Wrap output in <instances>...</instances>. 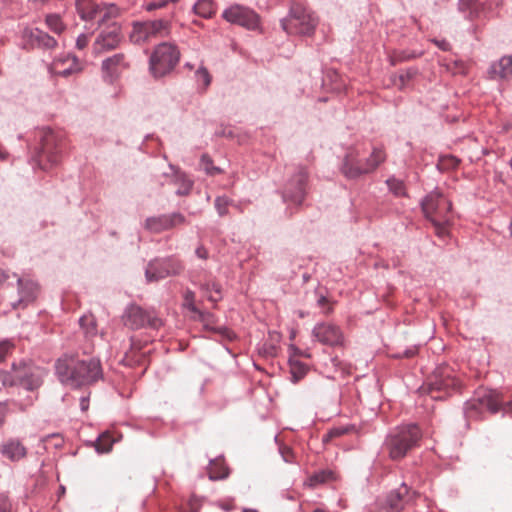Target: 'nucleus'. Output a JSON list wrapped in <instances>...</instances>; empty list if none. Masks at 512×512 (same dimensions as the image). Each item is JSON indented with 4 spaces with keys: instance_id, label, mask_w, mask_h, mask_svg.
<instances>
[{
    "instance_id": "nucleus-1",
    "label": "nucleus",
    "mask_w": 512,
    "mask_h": 512,
    "mask_svg": "<svg viewBox=\"0 0 512 512\" xmlns=\"http://www.w3.org/2000/svg\"><path fill=\"white\" fill-rule=\"evenodd\" d=\"M55 374L63 385L76 389L93 385L102 379L103 370L97 358L76 359L65 356L56 361Z\"/></svg>"
},
{
    "instance_id": "nucleus-2",
    "label": "nucleus",
    "mask_w": 512,
    "mask_h": 512,
    "mask_svg": "<svg viewBox=\"0 0 512 512\" xmlns=\"http://www.w3.org/2000/svg\"><path fill=\"white\" fill-rule=\"evenodd\" d=\"M421 439L420 428L416 424L397 426L389 431L383 449L392 460H400L418 445Z\"/></svg>"
},
{
    "instance_id": "nucleus-3",
    "label": "nucleus",
    "mask_w": 512,
    "mask_h": 512,
    "mask_svg": "<svg viewBox=\"0 0 512 512\" xmlns=\"http://www.w3.org/2000/svg\"><path fill=\"white\" fill-rule=\"evenodd\" d=\"M385 159V152L378 147L373 148L369 156L363 154L358 148H351L344 157L341 172L348 179H356L375 171Z\"/></svg>"
},
{
    "instance_id": "nucleus-4",
    "label": "nucleus",
    "mask_w": 512,
    "mask_h": 512,
    "mask_svg": "<svg viewBox=\"0 0 512 512\" xmlns=\"http://www.w3.org/2000/svg\"><path fill=\"white\" fill-rule=\"evenodd\" d=\"M458 387L459 381L455 377L453 369L449 365H440L420 387V392L430 395L434 400H442Z\"/></svg>"
},
{
    "instance_id": "nucleus-5",
    "label": "nucleus",
    "mask_w": 512,
    "mask_h": 512,
    "mask_svg": "<svg viewBox=\"0 0 512 512\" xmlns=\"http://www.w3.org/2000/svg\"><path fill=\"white\" fill-rule=\"evenodd\" d=\"M281 28L289 35L311 36L317 25L316 15L301 4H293L288 15L281 19Z\"/></svg>"
},
{
    "instance_id": "nucleus-6",
    "label": "nucleus",
    "mask_w": 512,
    "mask_h": 512,
    "mask_svg": "<svg viewBox=\"0 0 512 512\" xmlns=\"http://www.w3.org/2000/svg\"><path fill=\"white\" fill-rule=\"evenodd\" d=\"M37 137L40 140V147L35 154V161L42 169L56 165L60 160L62 138L48 127L38 130Z\"/></svg>"
},
{
    "instance_id": "nucleus-7",
    "label": "nucleus",
    "mask_w": 512,
    "mask_h": 512,
    "mask_svg": "<svg viewBox=\"0 0 512 512\" xmlns=\"http://www.w3.org/2000/svg\"><path fill=\"white\" fill-rule=\"evenodd\" d=\"M172 18L173 15L170 18L134 22L129 34L130 41L139 45L167 37L171 32Z\"/></svg>"
},
{
    "instance_id": "nucleus-8",
    "label": "nucleus",
    "mask_w": 512,
    "mask_h": 512,
    "mask_svg": "<svg viewBox=\"0 0 512 512\" xmlns=\"http://www.w3.org/2000/svg\"><path fill=\"white\" fill-rule=\"evenodd\" d=\"M180 52L173 43L162 42L152 52L149 64L154 77H163L170 73L179 62Z\"/></svg>"
},
{
    "instance_id": "nucleus-9",
    "label": "nucleus",
    "mask_w": 512,
    "mask_h": 512,
    "mask_svg": "<svg viewBox=\"0 0 512 512\" xmlns=\"http://www.w3.org/2000/svg\"><path fill=\"white\" fill-rule=\"evenodd\" d=\"M416 495L414 490H411L405 483H402L398 488L391 490L386 496L376 499L368 507V512H400Z\"/></svg>"
},
{
    "instance_id": "nucleus-10",
    "label": "nucleus",
    "mask_w": 512,
    "mask_h": 512,
    "mask_svg": "<svg viewBox=\"0 0 512 512\" xmlns=\"http://www.w3.org/2000/svg\"><path fill=\"white\" fill-rule=\"evenodd\" d=\"M308 172L304 167H297L295 173L287 180L282 190V199L289 209L302 205L306 196Z\"/></svg>"
},
{
    "instance_id": "nucleus-11",
    "label": "nucleus",
    "mask_w": 512,
    "mask_h": 512,
    "mask_svg": "<svg viewBox=\"0 0 512 512\" xmlns=\"http://www.w3.org/2000/svg\"><path fill=\"white\" fill-rule=\"evenodd\" d=\"M506 405H508V402L502 399L499 392L489 390L481 397L466 401L464 404V415L467 419H476L483 408L494 414L505 410Z\"/></svg>"
},
{
    "instance_id": "nucleus-12",
    "label": "nucleus",
    "mask_w": 512,
    "mask_h": 512,
    "mask_svg": "<svg viewBox=\"0 0 512 512\" xmlns=\"http://www.w3.org/2000/svg\"><path fill=\"white\" fill-rule=\"evenodd\" d=\"M222 18L230 24L241 26L249 31L261 30L260 15L245 5L232 4L223 10Z\"/></svg>"
},
{
    "instance_id": "nucleus-13",
    "label": "nucleus",
    "mask_w": 512,
    "mask_h": 512,
    "mask_svg": "<svg viewBox=\"0 0 512 512\" xmlns=\"http://www.w3.org/2000/svg\"><path fill=\"white\" fill-rule=\"evenodd\" d=\"M183 270V263L173 256L156 258L148 263L145 277L148 282L159 281L168 276L179 275Z\"/></svg>"
},
{
    "instance_id": "nucleus-14",
    "label": "nucleus",
    "mask_w": 512,
    "mask_h": 512,
    "mask_svg": "<svg viewBox=\"0 0 512 512\" xmlns=\"http://www.w3.org/2000/svg\"><path fill=\"white\" fill-rule=\"evenodd\" d=\"M122 319L124 325L132 330H138L144 327L158 329L162 326V321L159 317L138 305L128 306Z\"/></svg>"
},
{
    "instance_id": "nucleus-15",
    "label": "nucleus",
    "mask_w": 512,
    "mask_h": 512,
    "mask_svg": "<svg viewBox=\"0 0 512 512\" xmlns=\"http://www.w3.org/2000/svg\"><path fill=\"white\" fill-rule=\"evenodd\" d=\"M422 211L428 220L449 218L452 204L438 189L431 191L421 202Z\"/></svg>"
},
{
    "instance_id": "nucleus-16",
    "label": "nucleus",
    "mask_w": 512,
    "mask_h": 512,
    "mask_svg": "<svg viewBox=\"0 0 512 512\" xmlns=\"http://www.w3.org/2000/svg\"><path fill=\"white\" fill-rule=\"evenodd\" d=\"M312 337L315 341L329 347L342 346L344 334L342 329L331 322H319L312 329Z\"/></svg>"
},
{
    "instance_id": "nucleus-17",
    "label": "nucleus",
    "mask_w": 512,
    "mask_h": 512,
    "mask_svg": "<svg viewBox=\"0 0 512 512\" xmlns=\"http://www.w3.org/2000/svg\"><path fill=\"white\" fill-rule=\"evenodd\" d=\"M13 370L17 385L24 387L26 390L38 389L43 383V370L40 368L20 362L19 364L13 363Z\"/></svg>"
},
{
    "instance_id": "nucleus-18",
    "label": "nucleus",
    "mask_w": 512,
    "mask_h": 512,
    "mask_svg": "<svg viewBox=\"0 0 512 512\" xmlns=\"http://www.w3.org/2000/svg\"><path fill=\"white\" fill-rule=\"evenodd\" d=\"M186 223V217L180 212L161 214L148 217L145 220L144 228L151 233H161Z\"/></svg>"
},
{
    "instance_id": "nucleus-19",
    "label": "nucleus",
    "mask_w": 512,
    "mask_h": 512,
    "mask_svg": "<svg viewBox=\"0 0 512 512\" xmlns=\"http://www.w3.org/2000/svg\"><path fill=\"white\" fill-rule=\"evenodd\" d=\"M121 42V28L112 22L107 29L102 30L93 44L94 54H101L115 49Z\"/></svg>"
},
{
    "instance_id": "nucleus-20",
    "label": "nucleus",
    "mask_w": 512,
    "mask_h": 512,
    "mask_svg": "<svg viewBox=\"0 0 512 512\" xmlns=\"http://www.w3.org/2000/svg\"><path fill=\"white\" fill-rule=\"evenodd\" d=\"M128 68V62L123 53L114 54L102 61V72L105 81L112 83Z\"/></svg>"
},
{
    "instance_id": "nucleus-21",
    "label": "nucleus",
    "mask_w": 512,
    "mask_h": 512,
    "mask_svg": "<svg viewBox=\"0 0 512 512\" xmlns=\"http://www.w3.org/2000/svg\"><path fill=\"white\" fill-rule=\"evenodd\" d=\"M22 36L32 46L42 49H54L57 47V40L39 28H25Z\"/></svg>"
},
{
    "instance_id": "nucleus-22",
    "label": "nucleus",
    "mask_w": 512,
    "mask_h": 512,
    "mask_svg": "<svg viewBox=\"0 0 512 512\" xmlns=\"http://www.w3.org/2000/svg\"><path fill=\"white\" fill-rule=\"evenodd\" d=\"M54 73L58 76L68 77L82 70V65L75 55L67 54L57 57L53 62Z\"/></svg>"
},
{
    "instance_id": "nucleus-23",
    "label": "nucleus",
    "mask_w": 512,
    "mask_h": 512,
    "mask_svg": "<svg viewBox=\"0 0 512 512\" xmlns=\"http://www.w3.org/2000/svg\"><path fill=\"white\" fill-rule=\"evenodd\" d=\"M1 454L11 461H19L27 454V449L18 439H9L0 445Z\"/></svg>"
},
{
    "instance_id": "nucleus-24",
    "label": "nucleus",
    "mask_w": 512,
    "mask_h": 512,
    "mask_svg": "<svg viewBox=\"0 0 512 512\" xmlns=\"http://www.w3.org/2000/svg\"><path fill=\"white\" fill-rule=\"evenodd\" d=\"M488 73L492 79H509L512 77V56H503L491 64Z\"/></svg>"
},
{
    "instance_id": "nucleus-25",
    "label": "nucleus",
    "mask_w": 512,
    "mask_h": 512,
    "mask_svg": "<svg viewBox=\"0 0 512 512\" xmlns=\"http://www.w3.org/2000/svg\"><path fill=\"white\" fill-rule=\"evenodd\" d=\"M76 9L82 20L91 21L98 19L100 3L93 0H76Z\"/></svg>"
},
{
    "instance_id": "nucleus-26",
    "label": "nucleus",
    "mask_w": 512,
    "mask_h": 512,
    "mask_svg": "<svg viewBox=\"0 0 512 512\" xmlns=\"http://www.w3.org/2000/svg\"><path fill=\"white\" fill-rule=\"evenodd\" d=\"M484 7L478 0H459L458 10L464 14V17L473 20L479 17Z\"/></svg>"
},
{
    "instance_id": "nucleus-27",
    "label": "nucleus",
    "mask_w": 512,
    "mask_h": 512,
    "mask_svg": "<svg viewBox=\"0 0 512 512\" xmlns=\"http://www.w3.org/2000/svg\"><path fill=\"white\" fill-rule=\"evenodd\" d=\"M98 24L103 25L115 20L120 15V8L114 3H100Z\"/></svg>"
},
{
    "instance_id": "nucleus-28",
    "label": "nucleus",
    "mask_w": 512,
    "mask_h": 512,
    "mask_svg": "<svg viewBox=\"0 0 512 512\" xmlns=\"http://www.w3.org/2000/svg\"><path fill=\"white\" fill-rule=\"evenodd\" d=\"M193 12L205 19L212 18L216 13L213 0H198L192 7Z\"/></svg>"
},
{
    "instance_id": "nucleus-29",
    "label": "nucleus",
    "mask_w": 512,
    "mask_h": 512,
    "mask_svg": "<svg viewBox=\"0 0 512 512\" xmlns=\"http://www.w3.org/2000/svg\"><path fill=\"white\" fill-rule=\"evenodd\" d=\"M173 182L177 186L176 194L179 196H186L190 193L193 182L190 180L186 174L182 172H176L173 176Z\"/></svg>"
},
{
    "instance_id": "nucleus-30",
    "label": "nucleus",
    "mask_w": 512,
    "mask_h": 512,
    "mask_svg": "<svg viewBox=\"0 0 512 512\" xmlns=\"http://www.w3.org/2000/svg\"><path fill=\"white\" fill-rule=\"evenodd\" d=\"M208 474L210 480H221L228 476V469L222 460L214 459L209 462Z\"/></svg>"
},
{
    "instance_id": "nucleus-31",
    "label": "nucleus",
    "mask_w": 512,
    "mask_h": 512,
    "mask_svg": "<svg viewBox=\"0 0 512 512\" xmlns=\"http://www.w3.org/2000/svg\"><path fill=\"white\" fill-rule=\"evenodd\" d=\"M209 301L217 303L222 299L221 285L214 281H208L200 286Z\"/></svg>"
},
{
    "instance_id": "nucleus-32",
    "label": "nucleus",
    "mask_w": 512,
    "mask_h": 512,
    "mask_svg": "<svg viewBox=\"0 0 512 512\" xmlns=\"http://www.w3.org/2000/svg\"><path fill=\"white\" fill-rule=\"evenodd\" d=\"M333 479L334 472L329 469H323L313 473L308 479V484L311 487H316L318 485L328 483Z\"/></svg>"
},
{
    "instance_id": "nucleus-33",
    "label": "nucleus",
    "mask_w": 512,
    "mask_h": 512,
    "mask_svg": "<svg viewBox=\"0 0 512 512\" xmlns=\"http://www.w3.org/2000/svg\"><path fill=\"white\" fill-rule=\"evenodd\" d=\"M79 324L86 337H93L97 334V323L92 314H86L80 317Z\"/></svg>"
},
{
    "instance_id": "nucleus-34",
    "label": "nucleus",
    "mask_w": 512,
    "mask_h": 512,
    "mask_svg": "<svg viewBox=\"0 0 512 512\" xmlns=\"http://www.w3.org/2000/svg\"><path fill=\"white\" fill-rule=\"evenodd\" d=\"M269 336L271 338V342H264L259 351L266 357H273L277 354L278 343L281 337L280 334L275 331L270 332Z\"/></svg>"
},
{
    "instance_id": "nucleus-35",
    "label": "nucleus",
    "mask_w": 512,
    "mask_h": 512,
    "mask_svg": "<svg viewBox=\"0 0 512 512\" xmlns=\"http://www.w3.org/2000/svg\"><path fill=\"white\" fill-rule=\"evenodd\" d=\"M45 23L47 27L56 34H61L66 29V25L63 23L59 14H48L45 18Z\"/></svg>"
},
{
    "instance_id": "nucleus-36",
    "label": "nucleus",
    "mask_w": 512,
    "mask_h": 512,
    "mask_svg": "<svg viewBox=\"0 0 512 512\" xmlns=\"http://www.w3.org/2000/svg\"><path fill=\"white\" fill-rule=\"evenodd\" d=\"M386 184L391 193H393L396 197H404L407 195L405 184L402 180L396 178L395 176H390L386 180Z\"/></svg>"
},
{
    "instance_id": "nucleus-37",
    "label": "nucleus",
    "mask_w": 512,
    "mask_h": 512,
    "mask_svg": "<svg viewBox=\"0 0 512 512\" xmlns=\"http://www.w3.org/2000/svg\"><path fill=\"white\" fill-rule=\"evenodd\" d=\"M17 283H18V286H19V289H20V299H19V303H23V302H31L35 299L36 297V294H35V291H36V286L35 284L33 283H28L27 284V291L24 289L23 287V280L21 278H18L17 279Z\"/></svg>"
},
{
    "instance_id": "nucleus-38",
    "label": "nucleus",
    "mask_w": 512,
    "mask_h": 512,
    "mask_svg": "<svg viewBox=\"0 0 512 512\" xmlns=\"http://www.w3.org/2000/svg\"><path fill=\"white\" fill-rule=\"evenodd\" d=\"M291 380L294 383L300 381L307 373L308 366L300 361H290Z\"/></svg>"
},
{
    "instance_id": "nucleus-39",
    "label": "nucleus",
    "mask_w": 512,
    "mask_h": 512,
    "mask_svg": "<svg viewBox=\"0 0 512 512\" xmlns=\"http://www.w3.org/2000/svg\"><path fill=\"white\" fill-rule=\"evenodd\" d=\"M200 163L205 173L210 176H214L222 172L219 167L213 165L211 157L207 154H203L201 156Z\"/></svg>"
},
{
    "instance_id": "nucleus-40",
    "label": "nucleus",
    "mask_w": 512,
    "mask_h": 512,
    "mask_svg": "<svg viewBox=\"0 0 512 512\" xmlns=\"http://www.w3.org/2000/svg\"><path fill=\"white\" fill-rule=\"evenodd\" d=\"M195 79L198 85H202L203 90H206L211 83V75L204 66H200L196 70Z\"/></svg>"
},
{
    "instance_id": "nucleus-41",
    "label": "nucleus",
    "mask_w": 512,
    "mask_h": 512,
    "mask_svg": "<svg viewBox=\"0 0 512 512\" xmlns=\"http://www.w3.org/2000/svg\"><path fill=\"white\" fill-rule=\"evenodd\" d=\"M195 293L191 290H187L184 293V306L189 309L191 312L197 314L200 318L203 317V313L196 307L195 303Z\"/></svg>"
},
{
    "instance_id": "nucleus-42",
    "label": "nucleus",
    "mask_w": 512,
    "mask_h": 512,
    "mask_svg": "<svg viewBox=\"0 0 512 512\" xmlns=\"http://www.w3.org/2000/svg\"><path fill=\"white\" fill-rule=\"evenodd\" d=\"M433 226L435 227V231L438 237L445 238L448 234L446 230V225L449 223V218H433L430 220Z\"/></svg>"
},
{
    "instance_id": "nucleus-43",
    "label": "nucleus",
    "mask_w": 512,
    "mask_h": 512,
    "mask_svg": "<svg viewBox=\"0 0 512 512\" xmlns=\"http://www.w3.org/2000/svg\"><path fill=\"white\" fill-rule=\"evenodd\" d=\"M351 430L348 426H338L330 429L324 436L323 442H329L333 438L340 437Z\"/></svg>"
},
{
    "instance_id": "nucleus-44",
    "label": "nucleus",
    "mask_w": 512,
    "mask_h": 512,
    "mask_svg": "<svg viewBox=\"0 0 512 512\" xmlns=\"http://www.w3.org/2000/svg\"><path fill=\"white\" fill-rule=\"evenodd\" d=\"M179 0H153L148 1L143 5V8L148 11H154L156 9H162L168 5V3H177Z\"/></svg>"
},
{
    "instance_id": "nucleus-45",
    "label": "nucleus",
    "mask_w": 512,
    "mask_h": 512,
    "mask_svg": "<svg viewBox=\"0 0 512 512\" xmlns=\"http://www.w3.org/2000/svg\"><path fill=\"white\" fill-rule=\"evenodd\" d=\"M0 381L3 386L17 385V380L13 368L11 371L0 370Z\"/></svg>"
},
{
    "instance_id": "nucleus-46",
    "label": "nucleus",
    "mask_w": 512,
    "mask_h": 512,
    "mask_svg": "<svg viewBox=\"0 0 512 512\" xmlns=\"http://www.w3.org/2000/svg\"><path fill=\"white\" fill-rule=\"evenodd\" d=\"M230 200L225 196H219L215 199V208L220 216H224L227 214V208L229 206Z\"/></svg>"
},
{
    "instance_id": "nucleus-47",
    "label": "nucleus",
    "mask_w": 512,
    "mask_h": 512,
    "mask_svg": "<svg viewBox=\"0 0 512 512\" xmlns=\"http://www.w3.org/2000/svg\"><path fill=\"white\" fill-rule=\"evenodd\" d=\"M95 448H96V451L99 453H106L111 450L112 443L109 442V439L107 436L102 435L97 439Z\"/></svg>"
},
{
    "instance_id": "nucleus-48",
    "label": "nucleus",
    "mask_w": 512,
    "mask_h": 512,
    "mask_svg": "<svg viewBox=\"0 0 512 512\" xmlns=\"http://www.w3.org/2000/svg\"><path fill=\"white\" fill-rule=\"evenodd\" d=\"M14 344L10 340L0 341V363L3 362L7 356L12 352Z\"/></svg>"
},
{
    "instance_id": "nucleus-49",
    "label": "nucleus",
    "mask_w": 512,
    "mask_h": 512,
    "mask_svg": "<svg viewBox=\"0 0 512 512\" xmlns=\"http://www.w3.org/2000/svg\"><path fill=\"white\" fill-rule=\"evenodd\" d=\"M459 162H460L459 159H457L455 156H452V155H448V156L442 157L440 159V164L445 169H454L459 165Z\"/></svg>"
},
{
    "instance_id": "nucleus-50",
    "label": "nucleus",
    "mask_w": 512,
    "mask_h": 512,
    "mask_svg": "<svg viewBox=\"0 0 512 512\" xmlns=\"http://www.w3.org/2000/svg\"><path fill=\"white\" fill-rule=\"evenodd\" d=\"M12 505L6 494L0 493V512H11Z\"/></svg>"
},
{
    "instance_id": "nucleus-51",
    "label": "nucleus",
    "mask_w": 512,
    "mask_h": 512,
    "mask_svg": "<svg viewBox=\"0 0 512 512\" xmlns=\"http://www.w3.org/2000/svg\"><path fill=\"white\" fill-rule=\"evenodd\" d=\"M316 302H317L318 306L324 308L323 313L325 315H328V314H330L333 311L332 306L325 307V304L328 303V300H327L325 295H323V294L318 295V297L316 299Z\"/></svg>"
},
{
    "instance_id": "nucleus-52",
    "label": "nucleus",
    "mask_w": 512,
    "mask_h": 512,
    "mask_svg": "<svg viewBox=\"0 0 512 512\" xmlns=\"http://www.w3.org/2000/svg\"><path fill=\"white\" fill-rule=\"evenodd\" d=\"M89 39H90L89 34L81 33L76 39V47L79 50L84 49L85 47H87V45L89 43Z\"/></svg>"
},
{
    "instance_id": "nucleus-53",
    "label": "nucleus",
    "mask_w": 512,
    "mask_h": 512,
    "mask_svg": "<svg viewBox=\"0 0 512 512\" xmlns=\"http://www.w3.org/2000/svg\"><path fill=\"white\" fill-rule=\"evenodd\" d=\"M279 451H280V454H281L283 460L286 463H291L293 461V451L291 450V448H289L287 446H283V447H280Z\"/></svg>"
},
{
    "instance_id": "nucleus-54",
    "label": "nucleus",
    "mask_w": 512,
    "mask_h": 512,
    "mask_svg": "<svg viewBox=\"0 0 512 512\" xmlns=\"http://www.w3.org/2000/svg\"><path fill=\"white\" fill-rule=\"evenodd\" d=\"M431 41L442 51H450L451 49L450 43L445 39H432Z\"/></svg>"
},
{
    "instance_id": "nucleus-55",
    "label": "nucleus",
    "mask_w": 512,
    "mask_h": 512,
    "mask_svg": "<svg viewBox=\"0 0 512 512\" xmlns=\"http://www.w3.org/2000/svg\"><path fill=\"white\" fill-rule=\"evenodd\" d=\"M195 254L198 258L203 259V260H206L209 256L207 249L202 245H200L196 248Z\"/></svg>"
},
{
    "instance_id": "nucleus-56",
    "label": "nucleus",
    "mask_w": 512,
    "mask_h": 512,
    "mask_svg": "<svg viewBox=\"0 0 512 512\" xmlns=\"http://www.w3.org/2000/svg\"><path fill=\"white\" fill-rule=\"evenodd\" d=\"M422 53H410V52H401V54L398 56V60L399 61H406V60H409V59H413V58H416L418 56H420Z\"/></svg>"
},
{
    "instance_id": "nucleus-57",
    "label": "nucleus",
    "mask_w": 512,
    "mask_h": 512,
    "mask_svg": "<svg viewBox=\"0 0 512 512\" xmlns=\"http://www.w3.org/2000/svg\"><path fill=\"white\" fill-rule=\"evenodd\" d=\"M7 414V406L5 403L0 402V427L5 421V417Z\"/></svg>"
},
{
    "instance_id": "nucleus-58",
    "label": "nucleus",
    "mask_w": 512,
    "mask_h": 512,
    "mask_svg": "<svg viewBox=\"0 0 512 512\" xmlns=\"http://www.w3.org/2000/svg\"><path fill=\"white\" fill-rule=\"evenodd\" d=\"M89 408V396H83L80 399V409L82 411H87Z\"/></svg>"
},
{
    "instance_id": "nucleus-59",
    "label": "nucleus",
    "mask_w": 512,
    "mask_h": 512,
    "mask_svg": "<svg viewBox=\"0 0 512 512\" xmlns=\"http://www.w3.org/2000/svg\"><path fill=\"white\" fill-rule=\"evenodd\" d=\"M8 278V275L0 269V284L3 283Z\"/></svg>"
},
{
    "instance_id": "nucleus-60",
    "label": "nucleus",
    "mask_w": 512,
    "mask_h": 512,
    "mask_svg": "<svg viewBox=\"0 0 512 512\" xmlns=\"http://www.w3.org/2000/svg\"><path fill=\"white\" fill-rule=\"evenodd\" d=\"M413 354H414V352H413V351H406V352H405V355H406L407 357H411V356H413Z\"/></svg>"
},
{
    "instance_id": "nucleus-61",
    "label": "nucleus",
    "mask_w": 512,
    "mask_h": 512,
    "mask_svg": "<svg viewBox=\"0 0 512 512\" xmlns=\"http://www.w3.org/2000/svg\"><path fill=\"white\" fill-rule=\"evenodd\" d=\"M33 1L37 2V3L44 4V3L48 2L49 0H33Z\"/></svg>"
},
{
    "instance_id": "nucleus-62",
    "label": "nucleus",
    "mask_w": 512,
    "mask_h": 512,
    "mask_svg": "<svg viewBox=\"0 0 512 512\" xmlns=\"http://www.w3.org/2000/svg\"><path fill=\"white\" fill-rule=\"evenodd\" d=\"M60 492H61L62 494H64V493H65V487H64V486H60Z\"/></svg>"
},
{
    "instance_id": "nucleus-63",
    "label": "nucleus",
    "mask_w": 512,
    "mask_h": 512,
    "mask_svg": "<svg viewBox=\"0 0 512 512\" xmlns=\"http://www.w3.org/2000/svg\"><path fill=\"white\" fill-rule=\"evenodd\" d=\"M313 512H325V511H324V510H322V509H316V510H314Z\"/></svg>"
},
{
    "instance_id": "nucleus-64",
    "label": "nucleus",
    "mask_w": 512,
    "mask_h": 512,
    "mask_svg": "<svg viewBox=\"0 0 512 512\" xmlns=\"http://www.w3.org/2000/svg\"><path fill=\"white\" fill-rule=\"evenodd\" d=\"M509 164H510V167L512 169V158L510 159Z\"/></svg>"
}]
</instances>
